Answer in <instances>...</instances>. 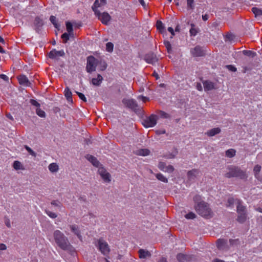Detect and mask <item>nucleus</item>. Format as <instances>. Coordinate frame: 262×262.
<instances>
[{"instance_id":"nucleus-34","label":"nucleus","mask_w":262,"mask_h":262,"mask_svg":"<svg viewBox=\"0 0 262 262\" xmlns=\"http://www.w3.org/2000/svg\"><path fill=\"white\" fill-rule=\"evenodd\" d=\"M229 243H230L229 246H232V247H233V246L237 247V246H238L239 245H240V244H241V242H240L239 239H230L229 240Z\"/></svg>"},{"instance_id":"nucleus-28","label":"nucleus","mask_w":262,"mask_h":262,"mask_svg":"<svg viewBox=\"0 0 262 262\" xmlns=\"http://www.w3.org/2000/svg\"><path fill=\"white\" fill-rule=\"evenodd\" d=\"M177 258L179 262H186L188 259L187 255L182 253L178 254L177 256Z\"/></svg>"},{"instance_id":"nucleus-32","label":"nucleus","mask_w":262,"mask_h":262,"mask_svg":"<svg viewBox=\"0 0 262 262\" xmlns=\"http://www.w3.org/2000/svg\"><path fill=\"white\" fill-rule=\"evenodd\" d=\"M252 11L254 14L255 17L262 15V10L256 7L252 8Z\"/></svg>"},{"instance_id":"nucleus-12","label":"nucleus","mask_w":262,"mask_h":262,"mask_svg":"<svg viewBox=\"0 0 262 262\" xmlns=\"http://www.w3.org/2000/svg\"><path fill=\"white\" fill-rule=\"evenodd\" d=\"M144 60L147 62L153 64L158 61V58L156 54L152 52H150L145 55Z\"/></svg>"},{"instance_id":"nucleus-54","label":"nucleus","mask_w":262,"mask_h":262,"mask_svg":"<svg viewBox=\"0 0 262 262\" xmlns=\"http://www.w3.org/2000/svg\"><path fill=\"white\" fill-rule=\"evenodd\" d=\"M194 25H191V28L190 29V33L191 35L195 36L197 33V30L193 28Z\"/></svg>"},{"instance_id":"nucleus-47","label":"nucleus","mask_w":262,"mask_h":262,"mask_svg":"<svg viewBox=\"0 0 262 262\" xmlns=\"http://www.w3.org/2000/svg\"><path fill=\"white\" fill-rule=\"evenodd\" d=\"M159 115L161 117L163 118H170V115L169 114H168L166 112L162 111H160L159 112Z\"/></svg>"},{"instance_id":"nucleus-44","label":"nucleus","mask_w":262,"mask_h":262,"mask_svg":"<svg viewBox=\"0 0 262 262\" xmlns=\"http://www.w3.org/2000/svg\"><path fill=\"white\" fill-rule=\"evenodd\" d=\"M50 20L55 28H57L58 27V24L56 22V18L55 16L53 15L51 16L50 17Z\"/></svg>"},{"instance_id":"nucleus-59","label":"nucleus","mask_w":262,"mask_h":262,"mask_svg":"<svg viewBox=\"0 0 262 262\" xmlns=\"http://www.w3.org/2000/svg\"><path fill=\"white\" fill-rule=\"evenodd\" d=\"M226 38L229 40H232L234 38V36L232 34H228L226 36Z\"/></svg>"},{"instance_id":"nucleus-6","label":"nucleus","mask_w":262,"mask_h":262,"mask_svg":"<svg viewBox=\"0 0 262 262\" xmlns=\"http://www.w3.org/2000/svg\"><path fill=\"white\" fill-rule=\"evenodd\" d=\"M97 62L96 59L93 56H89L87 58L86 71L88 73H92L96 70Z\"/></svg>"},{"instance_id":"nucleus-62","label":"nucleus","mask_w":262,"mask_h":262,"mask_svg":"<svg viewBox=\"0 0 262 262\" xmlns=\"http://www.w3.org/2000/svg\"><path fill=\"white\" fill-rule=\"evenodd\" d=\"M138 98L139 99H141L144 102H145L146 100H148V98L146 97H144V96H140L138 97Z\"/></svg>"},{"instance_id":"nucleus-49","label":"nucleus","mask_w":262,"mask_h":262,"mask_svg":"<svg viewBox=\"0 0 262 262\" xmlns=\"http://www.w3.org/2000/svg\"><path fill=\"white\" fill-rule=\"evenodd\" d=\"M234 203V199L233 198H229L227 201V207H232Z\"/></svg>"},{"instance_id":"nucleus-31","label":"nucleus","mask_w":262,"mask_h":262,"mask_svg":"<svg viewBox=\"0 0 262 262\" xmlns=\"http://www.w3.org/2000/svg\"><path fill=\"white\" fill-rule=\"evenodd\" d=\"M156 27L157 29L161 32L162 33L165 29L164 26L161 20H157L156 23Z\"/></svg>"},{"instance_id":"nucleus-7","label":"nucleus","mask_w":262,"mask_h":262,"mask_svg":"<svg viewBox=\"0 0 262 262\" xmlns=\"http://www.w3.org/2000/svg\"><path fill=\"white\" fill-rule=\"evenodd\" d=\"M98 172L104 182L110 183L111 181V174L103 167L100 166L98 168Z\"/></svg>"},{"instance_id":"nucleus-41","label":"nucleus","mask_w":262,"mask_h":262,"mask_svg":"<svg viewBox=\"0 0 262 262\" xmlns=\"http://www.w3.org/2000/svg\"><path fill=\"white\" fill-rule=\"evenodd\" d=\"M187 6L188 9H193L194 8V0H187Z\"/></svg>"},{"instance_id":"nucleus-30","label":"nucleus","mask_w":262,"mask_h":262,"mask_svg":"<svg viewBox=\"0 0 262 262\" xmlns=\"http://www.w3.org/2000/svg\"><path fill=\"white\" fill-rule=\"evenodd\" d=\"M49 170L51 172H56L59 169L58 165L55 163L50 164L48 166Z\"/></svg>"},{"instance_id":"nucleus-26","label":"nucleus","mask_w":262,"mask_h":262,"mask_svg":"<svg viewBox=\"0 0 262 262\" xmlns=\"http://www.w3.org/2000/svg\"><path fill=\"white\" fill-rule=\"evenodd\" d=\"M237 205L236 207L237 212H247L246 207L242 204V202L239 200H237Z\"/></svg>"},{"instance_id":"nucleus-21","label":"nucleus","mask_w":262,"mask_h":262,"mask_svg":"<svg viewBox=\"0 0 262 262\" xmlns=\"http://www.w3.org/2000/svg\"><path fill=\"white\" fill-rule=\"evenodd\" d=\"M134 153L138 156H146L150 154V151L148 149H139L134 151Z\"/></svg>"},{"instance_id":"nucleus-37","label":"nucleus","mask_w":262,"mask_h":262,"mask_svg":"<svg viewBox=\"0 0 262 262\" xmlns=\"http://www.w3.org/2000/svg\"><path fill=\"white\" fill-rule=\"evenodd\" d=\"M164 44L166 48L168 53H171L172 52V48L170 42L167 40H165L164 41Z\"/></svg>"},{"instance_id":"nucleus-10","label":"nucleus","mask_w":262,"mask_h":262,"mask_svg":"<svg viewBox=\"0 0 262 262\" xmlns=\"http://www.w3.org/2000/svg\"><path fill=\"white\" fill-rule=\"evenodd\" d=\"M122 103L126 107L132 110H136L138 107V104L136 101L134 99H123L122 100Z\"/></svg>"},{"instance_id":"nucleus-43","label":"nucleus","mask_w":262,"mask_h":262,"mask_svg":"<svg viewBox=\"0 0 262 262\" xmlns=\"http://www.w3.org/2000/svg\"><path fill=\"white\" fill-rule=\"evenodd\" d=\"M114 45L112 42H107L106 45V50L107 52H112L113 50Z\"/></svg>"},{"instance_id":"nucleus-19","label":"nucleus","mask_w":262,"mask_h":262,"mask_svg":"<svg viewBox=\"0 0 262 262\" xmlns=\"http://www.w3.org/2000/svg\"><path fill=\"white\" fill-rule=\"evenodd\" d=\"M221 130L219 127L212 128L207 131L206 134L209 137H212L221 132Z\"/></svg>"},{"instance_id":"nucleus-48","label":"nucleus","mask_w":262,"mask_h":262,"mask_svg":"<svg viewBox=\"0 0 262 262\" xmlns=\"http://www.w3.org/2000/svg\"><path fill=\"white\" fill-rule=\"evenodd\" d=\"M174 170L173 167L171 165H168L166 166L164 171L167 172L168 173H171Z\"/></svg>"},{"instance_id":"nucleus-5","label":"nucleus","mask_w":262,"mask_h":262,"mask_svg":"<svg viewBox=\"0 0 262 262\" xmlns=\"http://www.w3.org/2000/svg\"><path fill=\"white\" fill-rule=\"evenodd\" d=\"M158 118L157 115L152 114L143 120L142 124L146 128L153 127L157 124Z\"/></svg>"},{"instance_id":"nucleus-14","label":"nucleus","mask_w":262,"mask_h":262,"mask_svg":"<svg viewBox=\"0 0 262 262\" xmlns=\"http://www.w3.org/2000/svg\"><path fill=\"white\" fill-rule=\"evenodd\" d=\"M64 54L63 50L56 51L55 49H53L50 52L48 56L50 58L56 59L58 57L64 56Z\"/></svg>"},{"instance_id":"nucleus-9","label":"nucleus","mask_w":262,"mask_h":262,"mask_svg":"<svg viewBox=\"0 0 262 262\" xmlns=\"http://www.w3.org/2000/svg\"><path fill=\"white\" fill-rule=\"evenodd\" d=\"M216 246L219 249L222 250H228L230 248L227 240L225 239H219L216 241Z\"/></svg>"},{"instance_id":"nucleus-58","label":"nucleus","mask_w":262,"mask_h":262,"mask_svg":"<svg viewBox=\"0 0 262 262\" xmlns=\"http://www.w3.org/2000/svg\"><path fill=\"white\" fill-rule=\"evenodd\" d=\"M100 66H101L100 70L104 71V70L106 69V68L107 67V64L104 61H101V62H100Z\"/></svg>"},{"instance_id":"nucleus-3","label":"nucleus","mask_w":262,"mask_h":262,"mask_svg":"<svg viewBox=\"0 0 262 262\" xmlns=\"http://www.w3.org/2000/svg\"><path fill=\"white\" fill-rule=\"evenodd\" d=\"M195 210L199 214L204 217H211L213 212L210 208L209 205L203 201L201 202L195 206Z\"/></svg>"},{"instance_id":"nucleus-22","label":"nucleus","mask_w":262,"mask_h":262,"mask_svg":"<svg viewBox=\"0 0 262 262\" xmlns=\"http://www.w3.org/2000/svg\"><path fill=\"white\" fill-rule=\"evenodd\" d=\"M102 4L100 2L99 0H95L93 5L92 7V9L94 11L95 15H98L99 14V11L97 9L98 7H101Z\"/></svg>"},{"instance_id":"nucleus-46","label":"nucleus","mask_w":262,"mask_h":262,"mask_svg":"<svg viewBox=\"0 0 262 262\" xmlns=\"http://www.w3.org/2000/svg\"><path fill=\"white\" fill-rule=\"evenodd\" d=\"M45 212L47 215L52 219H55L57 216V215L55 213L52 212L49 210H46Z\"/></svg>"},{"instance_id":"nucleus-8","label":"nucleus","mask_w":262,"mask_h":262,"mask_svg":"<svg viewBox=\"0 0 262 262\" xmlns=\"http://www.w3.org/2000/svg\"><path fill=\"white\" fill-rule=\"evenodd\" d=\"M200 171L198 169H192L187 173V179L189 182H194Z\"/></svg>"},{"instance_id":"nucleus-64","label":"nucleus","mask_w":262,"mask_h":262,"mask_svg":"<svg viewBox=\"0 0 262 262\" xmlns=\"http://www.w3.org/2000/svg\"><path fill=\"white\" fill-rule=\"evenodd\" d=\"M168 31L171 33L172 36H173L174 35V31H173V29L171 27H168V29H167Z\"/></svg>"},{"instance_id":"nucleus-53","label":"nucleus","mask_w":262,"mask_h":262,"mask_svg":"<svg viewBox=\"0 0 262 262\" xmlns=\"http://www.w3.org/2000/svg\"><path fill=\"white\" fill-rule=\"evenodd\" d=\"M166 167V164L164 162H159V163L158 164V167L161 170L164 171V170L165 169Z\"/></svg>"},{"instance_id":"nucleus-52","label":"nucleus","mask_w":262,"mask_h":262,"mask_svg":"<svg viewBox=\"0 0 262 262\" xmlns=\"http://www.w3.org/2000/svg\"><path fill=\"white\" fill-rule=\"evenodd\" d=\"M75 92L77 94V95L79 96V97L80 99L83 100L84 102L86 101V98L82 93L77 92V91H76Z\"/></svg>"},{"instance_id":"nucleus-15","label":"nucleus","mask_w":262,"mask_h":262,"mask_svg":"<svg viewBox=\"0 0 262 262\" xmlns=\"http://www.w3.org/2000/svg\"><path fill=\"white\" fill-rule=\"evenodd\" d=\"M69 227L71 231L73 232L80 240H82V236L81 235L80 230L78 226L77 225L74 224L70 225Z\"/></svg>"},{"instance_id":"nucleus-11","label":"nucleus","mask_w":262,"mask_h":262,"mask_svg":"<svg viewBox=\"0 0 262 262\" xmlns=\"http://www.w3.org/2000/svg\"><path fill=\"white\" fill-rule=\"evenodd\" d=\"M190 53L194 57H200L205 55L204 51L202 50V48L199 46L191 49Z\"/></svg>"},{"instance_id":"nucleus-27","label":"nucleus","mask_w":262,"mask_h":262,"mask_svg":"<svg viewBox=\"0 0 262 262\" xmlns=\"http://www.w3.org/2000/svg\"><path fill=\"white\" fill-rule=\"evenodd\" d=\"M35 25L36 27V31L38 32L39 30V28L42 26L43 23L42 19H41L40 18L37 17L35 19Z\"/></svg>"},{"instance_id":"nucleus-60","label":"nucleus","mask_w":262,"mask_h":262,"mask_svg":"<svg viewBox=\"0 0 262 262\" xmlns=\"http://www.w3.org/2000/svg\"><path fill=\"white\" fill-rule=\"evenodd\" d=\"M0 78L6 81H8V80H9V77L5 74H1Z\"/></svg>"},{"instance_id":"nucleus-35","label":"nucleus","mask_w":262,"mask_h":262,"mask_svg":"<svg viewBox=\"0 0 262 262\" xmlns=\"http://www.w3.org/2000/svg\"><path fill=\"white\" fill-rule=\"evenodd\" d=\"M243 53L244 55L251 57H254L256 55L255 52H253L252 51H250V50H244L243 51Z\"/></svg>"},{"instance_id":"nucleus-61","label":"nucleus","mask_w":262,"mask_h":262,"mask_svg":"<svg viewBox=\"0 0 262 262\" xmlns=\"http://www.w3.org/2000/svg\"><path fill=\"white\" fill-rule=\"evenodd\" d=\"M6 246L4 244H0V251L6 249Z\"/></svg>"},{"instance_id":"nucleus-38","label":"nucleus","mask_w":262,"mask_h":262,"mask_svg":"<svg viewBox=\"0 0 262 262\" xmlns=\"http://www.w3.org/2000/svg\"><path fill=\"white\" fill-rule=\"evenodd\" d=\"M13 167L16 170L22 169V165L21 163L18 161H15L13 163Z\"/></svg>"},{"instance_id":"nucleus-17","label":"nucleus","mask_w":262,"mask_h":262,"mask_svg":"<svg viewBox=\"0 0 262 262\" xmlns=\"http://www.w3.org/2000/svg\"><path fill=\"white\" fill-rule=\"evenodd\" d=\"M18 80L20 84L25 86H29L31 83L29 82L28 78L24 75H20L18 77Z\"/></svg>"},{"instance_id":"nucleus-23","label":"nucleus","mask_w":262,"mask_h":262,"mask_svg":"<svg viewBox=\"0 0 262 262\" xmlns=\"http://www.w3.org/2000/svg\"><path fill=\"white\" fill-rule=\"evenodd\" d=\"M204 90L205 91H210L214 89V84L209 81H205L203 82Z\"/></svg>"},{"instance_id":"nucleus-55","label":"nucleus","mask_w":262,"mask_h":262,"mask_svg":"<svg viewBox=\"0 0 262 262\" xmlns=\"http://www.w3.org/2000/svg\"><path fill=\"white\" fill-rule=\"evenodd\" d=\"M51 204L52 205H54L55 206H56V207H58L59 208H60L61 206V203L57 201V200H54L53 201L51 202Z\"/></svg>"},{"instance_id":"nucleus-16","label":"nucleus","mask_w":262,"mask_h":262,"mask_svg":"<svg viewBox=\"0 0 262 262\" xmlns=\"http://www.w3.org/2000/svg\"><path fill=\"white\" fill-rule=\"evenodd\" d=\"M85 157L94 166L97 167L98 168L99 167L100 165L101 166L99 162L95 157L90 155H87Z\"/></svg>"},{"instance_id":"nucleus-45","label":"nucleus","mask_w":262,"mask_h":262,"mask_svg":"<svg viewBox=\"0 0 262 262\" xmlns=\"http://www.w3.org/2000/svg\"><path fill=\"white\" fill-rule=\"evenodd\" d=\"M69 36H71L68 33H64L61 35V38L63 39V42L66 43L69 39Z\"/></svg>"},{"instance_id":"nucleus-1","label":"nucleus","mask_w":262,"mask_h":262,"mask_svg":"<svg viewBox=\"0 0 262 262\" xmlns=\"http://www.w3.org/2000/svg\"><path fill=\"white\" fill-rule=\"evenodd\" d=\"M54 240L61 249L72 253L74 251L73 247L71 245L67 236L60 230H56L53 232Z\"/></svg>"},{"instance_id":"nucleus-63","label":"nucleus","mask_w":262,"mask_h":262,"mask_svg":"<svg viewBox=\"0 0 262 262\" xmlns=\"http://www.w3.org/2000/svg\"><path fill=\"white\" fill-rule=\"evenodd\" d=\"M196 89L200 91H202V86L200 83H197Z\"/></svg>"},{"instance_id":"nucleus-50","label":"nucleus","mask_w":262,"mask_h":262,"mask_svg":"<svg viewBox=\"0 0 262 262\" xmlns=\"http://www.w3.org/2000/svg\"><path fill=\"white\" fill-rule=\"evenodd\" d=\"M195 216V214L193 212H189L185 215V217L187 219H193Z\"/></svg>"},{"instance_id":"nucleus-20","label":"nucleus","mask_w":262,"mask_h":262,"mask_svg":"<svg viewBox=\"0 0 262 262\" xmlns=\"http://www.w3.org/2000/svg\"><path fill=\"white\" fill-rule=\"evenodd\" d=\"M139 255L140 258H146L151 256L150 253L148 251L144 249L139 250Z\"/></svg>"},{"instance_id":"nucleus-24","label":"nucleus","mask_w":262,"mask_h":262,"mask_svg":"<svg viewBox=\"0 0 262 262\" xmlns=\"http://www.w3.org/2000/svg\"><path fill=\"white\" fill-rule=\"evenodd\" d=\"M102 80H103L102 76L100 74H98L97 78H93L92 79V83L94 85L99 86L100 85L101 83L102 82Z\"/></svg>"},{"instance_id":"nucleus-29","label":"nucleus","mask_w":262,"mask_h":262,"mask_svg":"<svg viewBox=\"0 0 262 262\" xmlns=\"http://www.w3.org/2000/svg\"><path fill=\"white\" fill-rule=\"evenodd\" d=\"M66 28L67 30L68 31V33L70 34L71 36H73L74 33H73V25L69 21L66 22Z\"/></svg>"},{"instance_id":"nucleus-25","label":"nucleus","mask_w":262,"mask_h":262,"mask_svg":"<svg viewBox=\"0 0 262 262\" xmlns=\"http://www.w3.org/2000/svg\"><path fill=\"white\" fill-rule=\"evenodd\" d=\"M64 96L69 102H72V94L69 88H66L64 90Z\"/></svg>"},{"instance_id":"nucleus-51","label":"nucleus","mask_w":262,"mask_h":262,"mask_svg":"<svg viewBox=\"0 0 262 262\" xmlns=\"http://www.w3.org/2000/svg\"><path fill=\"white\" fill-rule=\"evenodd\" d=\"M30 103L35 106H36L37 108L40 107V104L37 102L34 99H30Z\"/></svg>"},{"instance_id":"nucleus-40","label":"nucleus","mask_w":262,"mask_h":262,"mask_svg":"<svg viewBox=\"0 0 262 262\" xmlns=\"http://www.w3.org/2000/svg\"><path fill=\"white\" fill-rule=\"evenodd\" d=\"M261 169V166L259 165H256L253 169V171L254 172V174L256 178H257L258 176V173L260 172Z\"/></svg>"},{"instance_id":"nucleus-36","label":"nucleus","mask_w":262,"mask_h":262,"mask_svg":"<svg viewBox=\"0 0 262 262\" xmlns=\"http://www.w3.org/2000/svg\"><path fill=\"white\" fill-rule=\"evenodd\" d=\"M156 178L159 180L164 183H167L168 180L161 173H157L156 175Z\"/></svg>"},{"instance_id":"nucleus-42","label":"nucleus","mask_w":262,"mask_h":262,"mask_svg":"<svg viewBox=\"0 0 262 262\" xmlns=\"http://www.w3.org/2000/svg\"><path fill=\"white\" fill-rule=\"evenodd\" d=\"M24 147L31 156L34 157L36 156V154L28 145H25Z\"/></svg>"},{"instance_id":"nucleus-2","label":"nucleus","mask_w":262,"mask_h":262,"mask_svg":"<svg viewBox=\"0 0 262 262\" xmlns=\"http://www.w3.org/2000/svg\"><path fill=\"white\" fill-rule=\"evenodd\" d=\"M225 177L227 178L236 177L241 179H246L247 178L245 171L242 170L240 167L234 165H229L227 167V172L225 174Z\"/></svg>"},{"instance_id":"nucleus-18","label":"nucleus","mask_w":262,"mask_h":262,"mask_svg":"<svg viewBox=\"0 0 262 262\" xmlns=\"http://www.w3.org/2000/svg\"><path fill=\"white\" fill-rule=\"evenodd\" d=\"M238 214L237 221L240 223H244L247 220V212H237Z\"/></svg>"},{"instance_id":"nucleus-13","label":"nucleus","mask_w":262,"mask_h":262,"mask_svg":"<svg viewBox=\"0 0 262 262\" xmlns=\"http://www.w3.org/2000/svg\"><path fill=\"white\" fill-rule=\"evenodd\" d=\"M95 15L98 18L99 20L101 21L103 24L105 25H106L111 19V16L107 12H103L101 13L99 11V14L98 15Z\"/></svg>"},{"instance_id":"nucleus-39","label":"nucleus","mask_w":262,"mask_h":262,"mask_svg":"<svg viewBox=\"0 0 262 262\" xmlns=\"http://www.w3.org/2000/svg\"><path fill=\"white\" fill-rule=\"evenodd\" d=\"M36 113L40 117L45 118L46 117L45 112L41 110L39 107L36 108Z\"/></svg>"},{"instance_id":"nucleus-57","label":"nucleus","mask_w":262,"mask_h":262,"mask_svg":"<svg viewBox=\"0 0 262 262\" xmlns=\"http://www.w3.org/2000/svg\"><path fill=\"white\" fill-rule=\"evenodd\" d=\"M226 68L229 71H231L232 72H236L237 70L236 68L232 65H227V66H226Z\"/></svg>"},{"instance_id":"nucleus-33","label":"nucleus","mask_w":262,"mask_h":262,"mask_svg":"<svg viewBox=\"0 0 262 262\" xmlns=\"http://www.w3.org/2000/svg\"><path fill=\"white\" fill-rule=\"evenodd\" d=\"M236 151L234 149H229L226 151V156L229 158H232L235 155Z\"/></svg>"},{"instance_id":"nucleus-4","label":"nucleus","mask_w":262,"mask_h":262,"mask_svg":"<svg viewBox=\"0 0 262 262\" xmlns=\"http://www.w3.org/2000/svg\"><path fill=\"white\" fill-rule=\"evenodd\" d=\"M98 249L104 255H107L110 252L109 246L106 242L102 238H99L98 240V244L96 245Z\"/></svg>"},{"instance_id":"nucleus-56","label":"nucleus","mask_w":262,"mask_h":262,"mask_svg":"<svg viewBox=\"0 0 262 262\" xmlns=\"http://www.w3.org/2000/svg\"><path fill=\"white\" fill-rule=\"evenodd\" d=\"M201 196L200 195L196 194L193 197V201L199 204L201 201Z\"/></svg>"}]
</instances>
